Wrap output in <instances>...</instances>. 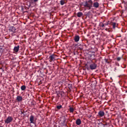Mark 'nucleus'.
I'll return each instance as SVG.
<instances>
[{
    "mask_svg": "<svg viewBox=\"0 0 127 127\" xmlns=\"http://www.w3.org/2000/svg\"><path fill=\"white\" fill-rule=\"evenodd\" d=\"M93 1L92 0H89L86 1L84 4L83 5L85 7H88V9H91V7H92Z\"/></svg>",
    "mask_w": 127,
    "mask_h": 127,
    "instance_id": "1",
    "label": "nucleus"
},
{
    "mask_svg": "<svg viewBox=\"0 0 127 127\" xmlns=\"http://www.w3.org/2000/svg\"><path fill=\"white\" fill-rule=\"evenodd\" d=\"M97 66L98 65L97 64H96V63H93L90 64V69L91 70H95V69H97Z\"/></svg>",
    "mask_w": 127,
    "mask_h": 127,
    "instance_id": "2",
    "label": "nucleus"
},
{
    "mask_svg": "<svg viewBox=\"0 0 127 127\" xmlns=\"http://www.w3.org/2000/svg\"><path fill=\"white\" fill-rule=\"evenodd\" d=\"M12 121H13L12 117L9 116L4 121V123L5 124H9L10 123H11V122H12Z\"/></svg>",
    "mask_w": 127,
    "mask_h": 127,
    "instance_id": "3",
    "label": "nucleus"
},
{
    "mask_svg": "<svg viewBox=\"0 0 127 127\" xmlns=\"http://www.w3.org/2000/svg\"><path fill=\"white\" fill-rule=\"evenodd\" d=\"M61 124L63 125V126L66 125V118L65 117H63L61 118Z\"/></svg>",
    "mask_w": 127,
    "mask_h": 127,
    "instance_id": "4",
    "label": "nucleus"
},
{
    "mask_svg": "<svg viewBox=\"0 0 127 127\" xmlns=\"http://www.w3.org/2000/svg\"><path fill=\"white\" fill-rule=\"evenodd\" d=\"M49 59H50V62H52V61H55V55H52L49 57Z\"/></svg>",
    "mask_w": 127,
    "mask_h": 127,
    "instance_id": "5",
    "label": "nucleus"
},
{
    "mask_svg": "<svg viewBox=\"0 0 127 127\" xmlns=\"http://www.w3.org/2000/svg\"><path fill=\"white\" fill-rule=\"evenodd\" d=\"M105 116V112L103 111H100L98 112V117H100V118H102Z\"/></svg>",
    "mask_w": 127,
    "mask_h": 127,
    "instance_id": "6",
    "label": "nucleus"
},
{
    "mask_svg": "<svg viewBox=\"0 0 127 127\" xmlns=\"http://www.w3.org/2000/svg\"><path fill=\"white\" fill-rule=\"evenodd\" d=\"M30 124H35V123H34V116H33V115H31L30 117Z\"/></svg>",
    "mask_w": 127,
    "mask_h": 127,
    "instance_id": "7",
    "label": "nucleus"
},
{
    "mask_svg": "<svg viewBox=\"0 0 127 127\" xmlns=\"http://www.w3.org/2000/svg\"><path fill=\"white\" fill-rule=\"evenodd\" d=\"M74 40L75 42H78L79 40H80V36L79 35H76L74 36Z\"/></svg>",
    "mask_w": 127,
    "mask_h": 127,
    "instance_id": "8",
    "label": "nucleus"
},
{
    "mask_svg": "<svg viewBox=\"0 0 127 127\" xmlns=\"http://www.w3.org/2000/svg\"><path fill=\"white\" fill-rule=\"evenodd\" d=\"M75 124H76V125H77V126H80V125L81 124H82V121H81V119H77L76 120Z\"/></svg>",
    "mask_w": 127,
    "mask_h": 127,
    "instance_id": "9",
    "label": "nucleus"
},
{
    "mask_svg": "<svg viewBox=\"0 0 127 127\" xmlns=\"http://www.w3.org/2000/svg\"><path fill=\"white\" fill-rule=\"evenodd\" d=\"M100 6V4L98 2H94L93 3V7H95L96 8H98Z\"/></svg>",
    "mask_w": 127,
    "mask_h": 127,
    "instance_id": "10",
    "label": "nucleus"
},
{
    "mask_svg": "<svg viewBox=\"0 0 127 127\" xmlns=\"http://www.w3.org/2000/svg\"><path fill=\"white\" fill-rule=\"evenodd\" d=\"M16 101H17L18 103L21 102V101H22V97L20 96H17L16 97Z\"/></svg>",
    "mask_w": 127,
    "mask_h": 127,
    "instance_id": "11",
    "label": "nucleus"
},
{
    "mask_svg": "<svg viewBox=\"0 0 127 127\" xmlns=\"http://www.w3.org/2000/svg\"><path fill=\"white\" fill-rule=\"evenodd\" d=\"M19 50V46H17V47H14L13 51L14 52H18Z\"/></svg>",
    "mask_w": 127,
    "mask_h": 127,
    "instance_id": "12",
    "label": "nucleus"
},
{
    "mask_svg": "<svg viewBox=\"0 0 127 127\" xmlns=\"http://www.w3.org/2000/svg\"><path fill=\"white\" fill-rule=\"evenodd\" d=\"M83 15V13L82 12H78L77 13V17H82V16Z\"/></svg>",
    "mask_w": 127,
    "mask_h": 127,
    "instance_id": "13",
    "label": "nucleus"
},
{
    "mask_svg": "<svg viewBox=\"0 0 127 127\" xmlns=\"http://www.w3.org/2000/svg\"><path fill=\"white\" fill-rule=\"evenodd\" d=\"M10 30H11V31H12V32H13V33H15V31L16 30V29H15V27H12Z\"/></svg>",
    "mask_w": 127,
    "mask_h": 127,
    "instance_id": "14",
    "label": "nucleus"
},
{
    "mask_svg": "<svg viewBox=\"0 0 127 127\" xmlns=\"http://www.w3.org/2000/svg\"><path fill=\"white\" fill-rule=\"evenodd\" d=\"M65 0H61L60 1V4L61 5H64L65 4Z\"/></svg>",
    "mask_w": 127,
    "mask_h": 127,
    "instance_id": "15",
    "label": "nucleus"
},
{
    "mask_svg": "<svg viewBox=\"0 0 127 127\" xmlns=\"http://www.w3.org/2000/svg\"><path fill=\"white\" fill-rule=\"evenodd\" d=\"M112 25L113 26V28L115 29V28H116V27L117 26V23L113 22L112 23Z\"/></svg>",
    "mask_w": 127,
    "mask_h": 127,
    "instance_id": "16",
    "label": "nucleus"
},
{
    "mask_svg": "<svg viewBox=\"0 0 127 127\" xmlns=\"http://www.w3.org/2000/svg\"><path fill=\"white\" fill-rule=\"evenodd\" d=\"M26 89V86H25V85H22L21 87V90H22V91H24V90H25Z\"/></svg>",
    "mask_w": 127,
    "mask_h": 127,
    "instance_id": "17",
    "label": "nucleus"
},
{
    "mask_svg": "<svg viewBox=\"0 0 127 127\" xmlns=\"http://www.w3.org/2000/svg\"><path fill=\"white\" fill-rule=\"evenodd\" d=\"M69 112L70 113H73V112H74V108H73L72 107H70L69 108Z\"/></svg>",
    "mask_w": 127,
    "mask_h": 127,
    "instance_id": "18",
    "label": "nucleus"
},
{
    "mask_svg": "<svg viewBox=\"0 0 127 127\" xmlns=\"http://www.w3.org/2000/svg\"><path fill=\"white\" fill-rule=\"evenodd\" d=\"M57 109L58 110H61V109H62V105L57 106Z\"/></svg>",
    "mask_w": 127,
    "mask_h": 127,
    "instance_id": "19",
    "label": "nucleus"
},
{
    "mask_svg": "<svg viewBox=\"0 0 127 127\" xmlns=\"http://www.w3.org/2000/svg\"><path fill=\"white\" fill-rule=\"evenodd\" d=\"M105 61L106 63H108V64H110V62L108 61V59H105Z\"/></svg>",
    "mask_w": 127,
    "mask_h": 127,
    "instance_id": "20",
    "label": "nucleus"
},
{
    "mask_svg": "<svg viewBox=\"0 0 127 127\" xmlns=\"http://www.w3.org/2000/svg\"><path fill=\"white\" fill-rule=\"evenodd\" d=\"M122 59L121 57H118L117 58V61H121V60Z\"/></svg>",
    "mask_w": 127,
    "mask_h": 127,
    "instance_id": "21",
    "label": "nucleus"
},
{
    "mask_svg": "<svg viewBox=\"0 0 127 127\" xmlns=\"http://www.w3.org/2000/svg\"><path fill=\"white\" fill-rule=\"evenodd\" d=\"M100 26L101 27H105V25L103 23L100 24Z\"/></svg>",
    "mask_w": 127,
    "mask_h": 127,
    "instance_id": "22",
    "label": "nucleus"
},
{
    "mask_svg": "<svg viewBox=\"0 0 127 127\" xmlns=\"http://www.w3.org/2000/svg\"><path fill=\"white\" fill-rule=\"evenodd\" d=\"M34 2H37L38 1V0H33Z\"/></svg>",
    "mask_w": 127,
    "mask_h": 127,
    "instance_id": "23",
    "label": "nucleus"
},
{
    "mask_svg": "<svg viewBox=\"0 0 127 127\" xmlns=\"http://www.w3.org/2000/svg\"><path fill=\"white\" fill-rule=\"evenodd\" d=\"M86 69H87V70H90V66L89 67H86Z\"/></svg>",
    "mask_w": 127,
    "mask_h": 127,
    "instance_id": "24",
    "label": "nucleus"
},
{
    "mask_svg": "<svg viewBox=\"0 0 127 127\" xmlns=\"http://www.w3.org/2000/svg\"><path fill=\"white\" fill-rule=\"evenodd\" d=\"M108 24H109V23H106L104 24V25H105V26H106V25H108Z\"/></svg>",
    "mask_w": 127,
    "mask_h": 127,
    "instance_id": "25",
    "label": "nucleus"
},
{
    "mask_svg": "<svg viewBox=\"0 0 127 127\" xmlns=\"http://www.w3.org/2000/svg\"><path fill=\"white\" fill-rule=\"evenodd\" d=\"M21 114H23V112H22V111L21 112Z\"/></svg>",
    "mask_w": 127,
    "mask_h": 127,
    "instance_id": "26",
    "label": "nucleus"
},
{
    "mask_svg": "<svg viewBox=\"0 0 127 127\" xmlns=\"http://www.w3.org/2000/svg\"><path fill=\"white\" fill-rule=\"evenodd\" d=\"M115 70H117V68H115Z\"/></svg>",
    "mask_w": 127,
    "mask_h": 127,
    "instance_id": "27",
    "label": "nucleus"
},
{
    "mask_svg": "<svg viewBox=\"0 0 127 127\" xmlns=\"http://www.w3.org/2000/svg\"><path fill=\"white\" fill-rule=\"evenodd\" d=\"M0 127H3L2 126H0Z\"/></svg>",
    "mask_w": 127,
    "mask_h": 127,
    "instance_id": "28",
    "label": "nucleus"
}]
</instances>
